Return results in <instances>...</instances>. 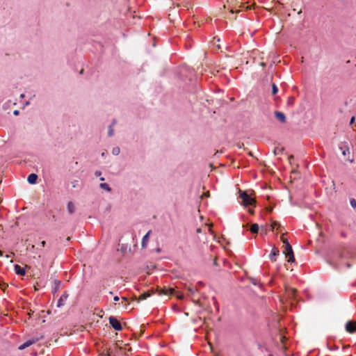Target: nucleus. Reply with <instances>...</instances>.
<instances>
[{
	"label": "nucleus",
	"instance_id": "obj_27",
	"mask_svg": "<svg viewBox=\"0 0 356 356\" xmlns=\"http://www.w3.org/2000/svg\"><path fill=\"white\" fill-rule=\"evenodd\" d=\"M355 118L354 116H353V117L351 118L350 120V124H353V123H354V122H355Z\"/></svg>",
	"mask_w": 356,
	"mask_h": 356
},
{
	"label": "nucleus",
	"instance_id": "obj_29",
	"mask_svg": "<svg viewBox=\"0 0 356 356\" xmlns=\"http://www.w3.org/2000/svg\"><path fill=\"white\" fill-rule=\"evenodd\" d=\"M119 300H120V298H119V296H115L113 298V300H114V301H115V302L118 301Z\"/></svg>",
	"mask_w": 356,
	"mask_h": 356
},
{
	"label": "nucleus",
	"instance_id": "obj_21",
	"mask_svg": "<svg viewBox=\"0 0 356 356\" xmlns=\"http://www.w3.org/2000/svg\"><path fill=\"white\" fill-rule=\"evenodd\" d=\"M277 92H278V88L275 83H273L272 85V94L275 95Z\"/></svg>",
	"mask_w": 356,
	"mask_h": 356
},
{
	"label": "nucleus",
	"instance_id": "obj_18",
	"mask_svg": "<svg viewBox=\"0 0 356 356\" xmlns=\"http://www.w3.org/2000/svg\"><path fill=\"white\" fill-rule=\"evenodd\" d=\"M174 293L175 290L173 289H163L161 292L162 294L165 295H172Z\"/></svg>",
	"mask_w": 356,
	"mask_h": 356
},
{
	"label": "nucleus",
	"instance_id": "obj_35",
	"mask_svg": "<svg viewBox=\"0 0 356 356\" xmlns=\"http://www.w3.org/2000/svg\"><path fill=\"white\" fill-rule=\"evenodd\" d=\"M105 156V152L102 153V156L104 157Z\"/></svg>",
	"mask_w": 356,
	"mask_h": 356
},
{
	"label": "nucleus",
	"instance_id": "obj_9",
	"mask_svg": "<svg viewBox=\"0 0 356 356\" xmlns=\"http://www.w3.org/2000/svg\"><path fill=\"white\" fill-rule=\"evenodd\" d=\"M275 116L280 122L284 123L286 122V116L283 113L280 111H275Z\"/></svg>",
	"mask_w": 356,
	"mask_h": 356
},
{
	"label": "nucleus",
	"instance_id": "obj_33",
	"mask_svg": "<svg viewBox=\"0 0 356 356\" xmlns=\"http://www.w3.org/2000/svg\"><path fill=\"white\" fill-rule=\"evenodd\" d=\"M347 159H348L349 161H350V162H353V159L348 158Z\"/></svg>",
	"mask_w": 356,
	"mask_h": 356
},
{
	"label": "nucleus",
	"instance_id": "obj_7",
	"mask_svg": "<svg viewBox=\"0 0 356 356\" xmlns=\"http://www.w3.org/2000/svg\"><path fill=\"white\" fill-rule=\"evenodd\" d=\"M37 341H38L37 339L28 340L26 342H24L23 344L20 345L19 346V349L24 350V349L29 347L30 346L33 345V343H35Z\"/></svg>",
	"mask_w": 356,
	"mask_h": 356
},
{
	"label": "nucleus",
	"instance_id": "obj_22",
	"mask_svg": "<svg viewBox=\"0 0 356 356\" xmlns=\"http://www.w3.org/2000/svg\"><path fill=\"white\" fill-rule=\"evenodd\" d=\"M150 296L149 293H143L140 296V300H145Z\"/></svg>",
	"mask_w": 356,
	"mask_h": 356
},
{
	"label": "nucleus",
	"instance_id": "obj_8",
	"mask_svg": "<svg viewBox=\"0 0 356 356\" xmlns=\"http://www.w3.org/2000/svg\"><path fill=\"white\" fill-rule=\"evenodd\" d=\"M68 297L67 293H64L58 300L57 307H61L65 304V301Z\"/></svg>",
	"mask_w": 356,
	"mask_h": 356
},
{
	"label": "nucleus",
	"instance_id": "obj_20",
	"mask_svg": "<svg viewBox=\"0 0 356 356\" xmlns=\"http://www.w3.org/2000/svg\"><path fill=\"white\" fill-rule=\"evenodd\" d=\"M120 153V149L119 147H115L112 149V154L115 156H118Z\"/></svg>",
	"mask_w": 356,
	"mask_h": 356
},
{
	"label": "nucleus",
	"instance_id": "obj_13",
	"mask_svg": "<svg viewBox=\"0 0 356 356\" xmlns=\"http://www.w3.org/2000/svg\"><path fill=\"white\" fill-rule=\"evenodd\" d=\"M15 273L19 275H24L26 273L24 268H22L19 265L15 266Z\"/></svg>",
	"mask_w": 356,
	"mask_h": 356
},
{
	"label": "nucleus",
	"instance_id": "obj_30",
	"mask_svg": "<svg viewBox=\"0 0 356 356\" xmlns=\"http://www.w3.org/2000/svg\"><path fill=\"white\" fill-rule=\"evenodd\" d=\"M293 100H294V99H293V98H290V99H289L288 104H292V103H293Z\"/></svg>",
	"mask_w": 356,
	"mask_h": 356
},
{
	"label": "nucleus",
	"instance_id": "obj_3",
	"mask_svg": "<svg viewBox=\"0 0 356 356\" xmlns=\"http://www.w3.org/2000/svg\"><path fill=\"white\" fill-rule=\"evenodd\" d=\"M240 198L245 206H252L254 204V199L245 191L241 192Z\"/></svg>",
	"mask_w": 356,
	"mask_h": 356
},
{
	"label": "nucleus",
	"instance_id": "obj_26",
	"mask_svg": "<svg viewBox=\"0 0 356 356\" xmlns=\"http://www.w3.org/2000/svg\"><path fill=\"white\" fill-rule=\"evenodd\" d=\"M279 225V223H278L277 222H276V221L273 222H272V224H271V225H270V226H271L272 229H275V227L277 225Z\"/></svg>",
	"mask_w": 356,
	"mask_h": 356
},
{
	"label": "nucleus",
	"instance_id": "obj_19",
	"mask_svg": "<svg viewBox=\"0 0 356 356\" xmlns=\"http://www.w3.org/2000/svg\"><path fill=\"white\" fill-rule=\"evenodd\" d=\"M114 135V129L113 128V124L110 125L108 127V136L109 137H112Z\"/></svg>",
	"mask_w": 356,
	"mask_h": 356
},
{
	"label": "nucleus",
	"instance_id": "obj_38",
	"mask_svg": "<svg viewBox=\"0 0 356 356\" xmlns=\"http://www.w3.org/2000/svg\"><path fill=\"white\" fill-rule=\"evenodd\" d=\"M122 300H127V298H124V297H123V298H122Z\"/></svg>",
	"mask_w": 356,
	"mask_h": 356
},
{
	"label": "nucleus",
	"instance_id": "obj_39",
	"mask_svg": "<svg viewBox=\"0 0 356 356\" xmlns=\"http://www.w3.org/2000/svg\"><path fill=\"white\" fill-rule=\"evenodd\" d=\"M110 295H112L113 294V292L112 291H110L109 292Z\"/></svg>",
	"mask_w": 356,
	"mask_h": 356
},
{
	"label": "nucleus",
	"instance_id": "obj_5",
	"mask_svg": "<svg viewBox=\"0 0 356 356\" xmlns=\"http://www.w3.org/2000/svg\"><path fill=\"white\" fill-rule=\"evenodd\" d=\"M346 330L350 333H353L356 330V323L348 321L346 324Z\"/></svg>",
	"mask_w": 356,
	"mask_h": 356
},
{
	"label": "nucleus",
	"instance_id": "obj_28",
	"mask_svg": "<svg viewBox=\"0 0 356 356\" xmlns=\"http://www.w3.org/2000/svg\"><path fill=\"white\" fill-rule=\"evenodd\" d=\"M13 114H14L15 115H18L19 114V111L18 110H15V111H13Z\"/></svg>",
	"mask_w": 356,
	"mask_h": 356
},
{
	"label": "nucleus",
	"instance_id": "obj_24",
	"mask_svg": "<svg viewBox=\"0 0 356 356\" xmlns=\"http://www.w3.org/2000/svg\"><path fill=\"white\" fill-rule=\"evenodd\" d=\"M282 151V149L281 148L276 147V148L274 149V154H280Z\"/></svg>",
	"mask_w": 356,
	"mask_h": 356
},
{
	"label": "nucleus",
	"instance_id": "obj_15",
	"mask_svg": "<svg viewBox=\"0 0 356 356\" xmlns=\"http://www.w3.org/2000/svg\"><path fill=\"white\" fill-rule=\"evenodd\" d=\"M99 188L101 189H103L107 192H111V188L108 186V184H106V183H101L99 184Z\"/></svg>",
	"mask_w": 356,
	"mask_h": 356
},
{
	"label": "nucleus",
	"instance_id": "obj_32",
	"mask_svg": "<svg viewBox=\"0 0 356 356\" xmlns=\"http://www.w3.org/2000/svg\"><path fill=\"white\" fill-rule=\"evenodd\" d=\"M99 180L102 181H104L105 180V178L104 177H99Z\"/></svg>",
	"mask_w": 356,
	"mask_h": 356
},
{
	"label": "nucleus",
	"instance_id": "obj_25",
	"mask_svg": "<svg viewBox=\"0 0 356 356\" xmlns=\"http://www.w3.org/2000/svg\"><path fill=\"white\" fill-rule=\"evenodd\" d=\"M101 175H102V172H101V171H99V170H96V171L95 172V176L96 177H101Z\"/></svg>",
	"mask_w": 356,
	"mask_h": 356
},
{
	"label": "nucleus",
	"instance_id": "obj_14",
	"mask_svg": "<svg viewBox=\"0 0 356 356\" xmlns=\"http://www.w3.org/2000/svg\"><path fill=\"white\" fill-rule=\"evenodd\" d=\"M151 233V231H149L142 238L141 245L144 248L147 245V243L149 241V234Z\"/></svg>",
	"mask_w": 356,
	"mask_h": 356
},
{
	"label": "nucleus",
	"instance_id": "obj_17",
	"mask_svg": "<svg viewBox=\"0 0 356 356\" xmlns=\"http://www.w3.org/2000/svg\"><path fill=\"white\" fill-rule=\"evenodd\" d=\"M259 225L257 224L254 223V224L252 225L250 229L252 234H257L259 232Z\"/></svg>",
	"mask_w": 356,
	"mask_h": 356
},
{
	"label": "nucleus",
	"instance_id": "obj_12",
	"mask_svg": "<svg viewBox=\"0 0 356 356\" xmlns=\"http://www.w3.org/2000/svg\"><path fill=\"white\" fill-rule=\"evenodd\" d=\"M278 254H279V250L277 248L273 247L271 250L270 254H269V258L271 261H275V257L277 256Z\"/></svg>",
	"mask_w": 356,
	"mask_h": 356
},
{
	"label": "nucleus",
	"instance_id": "obj_41",
	"mask_svg": "<svg viewBox=\"0 0 356 356\" xmlns=\"http://www.w3.org/2000/svg\"><path fill=\"white\" fill-rule=\"evenodd\" d=\"M124 356H127L126 355H124Z\"/></svg>",
	"mask_w": 356,
	"mask_h": 356
},
{
	"label": "nucleus",
	"instance_id": "obj_23",
	"mask_svg": "<svg viewBox=\"0 0 356 356\" xmlns=\"http://www.w3.org/2000/svg\"><path fill=\"white\" fill-rule=\"evenodd\" d=\"M288 293L289 296H294L296 294V291L293 289H290Z\"/></svg>",
	"mask_w": 356,
	"mask_h": 356
},
{
	"label": "nucleus",
	"instance_id": "obj_37",
	"mask_svg": "<svg viewBox=\"0 0 356 356\" xmlns=\"http://www.w3.org/2000/svg\"><path fill=\"white\" fill-rule=\"evenodd\" d=\"M0 256L2 257L3 256V252L1 251H0Z\"/></svg>",
	"mask_w": 356,
	"mask_h": 356
},
{
	"label": "nucleus",
	"instance_id": "obj_16",
	"mask_svg": "<svg viewBox=\"0 0 356 356\" xmlns=\"http://www.w3.org/2000/svg\"><path fill=\"white\" fill-rule=\"evenodd\" d=\"M67 208L68 212L71 214L73 213L75 211V207L72 202H68Z\"/></svg>",
	"mask_w": 356,
	"mask_h": 356
},
{
	"label": "nucleus",
	"instance_id": "obj_36",
	"mask_svg": "<svg viewBox=\"0 0 356 356\" xmlns=\"http://www.w3.org/2000/svg\"><path fill=\"white\" fill-rule=\"evenodd\" d=\"M29 104H30L29 102H26L25 104L27 106V105H29Z\"/></svg>",
	"mask_w": 356,
	"mask_h": 356
},
{
	"label": "nucleus",
	"instance_id": "obj_4",
	"mask_svg": "<svg viewBox=\"0 0 356 356\" xmlns=\"http://www.w3.org/2000/svg\"><path fill=\"white\" fill-rule=\"evenodd\" d=\"M109 323L115 330L119 331L122 328L120 322L114 316L109 317Z\"/></svg>",
	"mask_w": 356,
	"mask_h": 356
},
{
	"label": "nucleus",
	"instance_id": "obj_11",
	"mask_svg": "<svg viewBox=\"0 0 356 356\" xmlns=\"http://www.w3.org/2000/svg\"><path fill=\"white\" fill-rule=\"evenodd\" d=\"M38 179V175L35 173H31L28 176L27 181L31 184H35Z\"/></svg>",
	"mask_w": 356,
	"mask_h": 356
},
{
	"label": "nucleus",
	"instance_id": "obj_34",
	"mask_svg": "<svg viewBox=\"0 0 356 356\" xmlns=\"http://www.w3.org/2000/svg\"><path fill=\"white\" fill-rule=\"evenodd\" d=\"M24 94H22V95H20V98H24Z\"/></svg>",
	"mask_w": 356,
	"mask_h": 356
},
{
	"label": "nucleus",
	"instance_id": "obj_1",
	"mask_svg": "<svg viewBox=\"0 0 356 356\" xmlns=\"http://www.w3.org/2000/svg\"><path fill=\"white\" fill-rule=\"evenodd\" d=\"M348 252L346 250H337L332 253L327 259V263L334 269H340L343 266L348 268L351 267V264L346 261L348 259Z\"/></svg>",
	"mask_w": 356,
	"mask_h": 356
},
{
	"label": "nucleus",
	"instance_id": "obj_10",
	"mask_svg": "<svg viewBox=\"0 0 356 356\" xmlns=\"http://www.w3.org/2000/svg\"><path fill=\"white\" fill-rule=\"evenodd\" d=\"M61 282L58 280H55L53 282L52 293H56L60 289Z\"/></svg>",
	"mask_w": 356,
	"mask_h": 356
},
{
	"label": "nucleus",
	"instance_id": "obj_6",
	"mask_svg": "<svg viewBox=\"0 0 356 356\" xmlns=\"http://www.w3.org/2000/svg\"><path fill=\"white\" fill-rule=\"evenodd\" d=\"M339 149L341 151L342 154L345 156L349 155L350 153L349 147L346 143L341 144L339 147Z\"/></svg>",
	"mask_w": 356,
	"mask_h": 356
},
{
	"label": "nucleus",
	"instance_id": "obj_2",
	"mask_svg": "<svg viewBox=\"0 0 356 356\" xmlns=\"http://www.w3.org/2000/svg\"><path fill=\"white\" fill-rule=\"evenodd\" d=\"M282 241L285 245L284 253L286 254V257H289L288 261L293 262L295 259L291 245L288 242L287 239L284 238V236L282 237Z\"/></svg>",
	"mask_w": 356,
	"mask_h": 356
},
{
	"label": "nucleus",
	"instance_id": "obj_42",
	"mask_svg": "<svg viewBox=\"0 0 356 356\" xmlns=\"http://www.w3.org/2000/svg\"><path fill=\"white\" fill-rule=\"evenodd\" d=\"M269 356H270V355H269Z\"/></svg>",
	"mask_w": 356,
	"mask_h": 356
},
{
	"label": "nucleus",
	"instance_id": "obj_31",
	"mask_svg": "<svg viewBox=\"0 0 356 356\" xmlns=\"http://www.w3.org/2000/svg\"><path fill=\"white\" fill-rule=\"evenodd\" d=\"M42 247H44L46 245V242L44 241H41L40 243Z\"/></svg>",
	"mask_w": 356,
	"mask_h": 356
},
{
	"label": "nucleus",
	"instance_id": "obj_40",
	"mask_svg": "<svg viewBox=\"0 0 356 356\" xmlns=\"http://www.w3.org/2000/svg\"><path fill=\"white\" fill-rule=\"evenodd\" d=\"M107 356H111L110 355H108Z\"/></svg>",
	"mask_w": 356,
	"mask_h": 356
}]
</instances>
